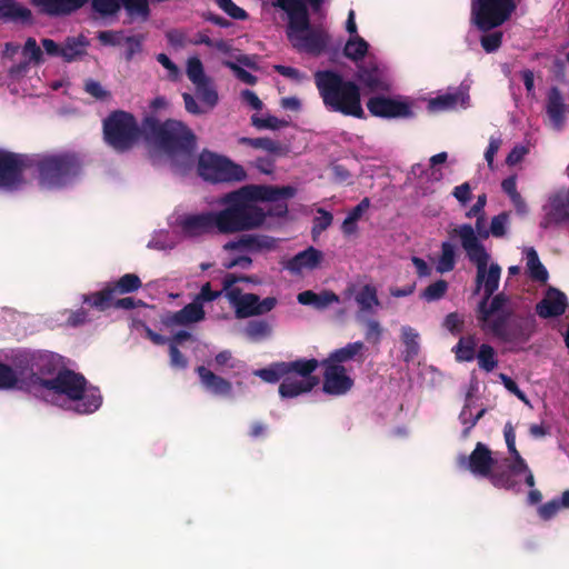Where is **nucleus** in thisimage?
<instances>
[{
  "label": "nucleus",
  "instance_id": "nucleus-64",
  "mask_svg": "<svg viewBox=\"0 0 569 569\" xmlns=\"http://www.w3.org/2000/svg\"><path fill=\"white\" fill-rule=\"evenodd\" d=\"M381 335L382 328L380 323L377 320H369L367 322V329L365 333L366 340L377 345L381 340Z\"/></svg>",
  "mask_w": 569,
  "mask_h": 569
},
{
  "label": "nucleus",
  "instance_id": "nucleus-39",
  "mask_svg": "<svg viewBox=\"0 0 569 569\" xmlns=\"http://www.w3.org/2000/svg\"><path fill=\"white\" fill-rule=\"evenodd\" d=\"M355 300L361 312L371 313L375 307L380 306L377 288L373 284H365L355 293Z\"/></svg>",
  "mask_w": 569,
  "mask_h": 569
},
{
  "label": "nucleus",
  "instance_id": "nucleus-56",
  "mask_svg": "<svg viewBox=\"0 0 569 569\" xmlns=\"http://www.w3.org/2000/svg\"><path fill=\"white\" fill-rule=\"evenodd\" d=\"M485 409H480L475 416L469 405H466L459 416L462 425L467 426L463 430V437H467L469 430L477 423V421L483 416Z\"/></svg>",
  "mask_w": 569,
  "mask_h": 569
},
{
  "label": "nucleus",
  "instance_id": "nucleus-8",
  "mask_svg": "<svg viewBox=\"0 0 569 569\" xmlns=\"http://www.w3.org/2000/svg\"><path fill=\"white\" fill-rule=\"evenodd\" d=\"M489 258L473 261L477 267L476 287L473 295L483 288V297L476 309L479 328L492 337H498V263L492 262L488 268Z\"/></svg>",
  "mask_w": 569,
  "mask_h": 569
},
{
  "label": "nucleus",
  "instance_id": "nucleus-43",
  "mask_svg": "<svg viewBox=\"0 0 569 569\" xmlns=\"http://www.w3.org/2000/svg\"><path fill=\"white\" fill-rule=\"evenodd\" d=\"M456 266V252L455 247L445 241L441 243V254L438 260L437 271L440 273H446L455 269Z\"/></svg>",
  "mask_w": 569,
  "mask_h": 569
},
{
  "label": "nucleus",
  "instance_id": "nucleus-52",
  "mask_svg": "<svg viewBox=\"0 0 569 569\" xmlns=\"http://www.w3.org/2000/svg\"><path fill=\"white\" fill-rule=\"evenodd\" d=\"M503 191L510 197V200L519 213L526 212V204L521 196L516 190V178L511 177L502 182Z\"/></svg>",
  "mask_w": 569,
  "mask_h": 569
},
{
  "label": "nucleus",
  "instance_id": "nucleus-6",
  "mask_svg": "<svg viewBox=\"0 0 569 569\" xmlns=\"http://www.w3.org/2000/svg\"><path fill=\"white\" fill-rule=\"evenodd\" d=\"M315 82L325 107L332 112L365 119L359 86L332 70L317 71Z\"/></svg>",
  "mask_w": 569,
  "mask_h": 569
},
{
  "label": "nucleus",
  "instance_id": "nucleus-50",
  "mask_svg": "<svg viewBox=\"0 0 569 569\" xmlns=\"http://www.w3.org/2000/svg\"><path fill=\"white\" fill-rule=\"evenodd\" d=\"M197 94L201 99V101L207 104L209 108L216 107L218 103L219 97L214 87L211 84V80L208 79L204 82L196 86Z\"/></svg>",
  "mask_w": 569,
  "mask_h": 569
},
{
  "label": "nucleus",
  "instance_id": "nucleus-57",
  "mask_svg": "<svg viewBox=\"0 0 569 569\" xmlns=\"http://www.w3.org/2000/svg\"><path fill=\"white\" fill-rule=\"evenodd\" d=\"M157 61L168 70V79L170 81H178L181 78V71L178 66L166 54L159 53L157 54Z\"/></svg>",
  "mask_w": 569,
  "mask_h": 569
},
{
  "label": "nucleus",
  "instance_id": "nucleus-10",
  "mask_svg": "<svg viewBox=\"0 0 569 569\" xmlns=\"http://www.w3.org/2000/svg\"><path fill=\"white\" fill-rule=\"evenodd\" d=\"M89 0H32V4L50 17L69 16L81 9ZM33 20L29 8L14 0H0V21L31 24Z\"/></svg>",
  "mask_w": 569,
  "mask_h": 569
},
{
  "label": "nucleus",
  "instance_id": "nucleus-32",
  "mask_svg": "<svg viewBox=\"0 0 569 569\" xmlns=\"http://www.w3.org/2000/svg\"><path fill=\"white\" fill-rule=\"evenodd\" d=\"M89 46L90 41L83 34L67 37L62 43L61 58L68 63L82 59L87 54Z\"/></svg>",
  "mask_w": 569,
  "mask_h": 569
},
{
  "label": "nucleus",
  "instance_id": "nucleus-62",
  "mask_svg": "<svg viewBox=\"0 0 569 569\" xmlns=\"http://www.w3.org/2000/svg\"><path fill=\"white\" fill-rule=\"evenodd\" d=\"M221 293L222 291L212 290L210 282H206L201 287L200 292L194 297L193 301H198L200 305L203 306V302L214 301L217 298L221 296Z\"/></svg>",
  "mask_w": 569,
  "mask_h": 569
},
{
  "label": "nucleus",
  "instance_id": "nucleus-34",
  "mask_svg": "<svg viewBox=\"0 0 569 569\" xmlns=\"http://www.w3.org/2000/svg\"><path fill=\"white\" fill-rule=\"evenodd\" d=\"M297 300L299 303L303 306H312L317 310H323L332 303L340 302L339 296L330 290H323L320 293L306 290L298 295Z\"/></svg>",
  "mask_w": 569,
  "mask_h": 569
},
{
  "label": "nucleus",
  "instance_id": "nucleus-63",
  "mask_svg": "<svg viewBox=\"0 0 569 569\" xmlns=\"http://www.w3.org/2000/svg\"><path fill=\"white\" fill-rule=\"evenodd\" d=\"M98 39L103 46L116 47L121 44L123 37L121 31L107 30L100 31L98 33Z\"/></svg>",
  "mask_w": 569,
  "mask_h": 569
},
{
  "label": "nucleus",
  "instance_id": "nucleus-54",
  "mask_svg": "<svg viewBox=\"0 0 569 569\" xmlns=\"http://www.w3.org/2000/svg\"><path fill=\"white\" fill-rule=\"evenodd\" d=\"M475 231L481 239H487L489 237V234H492L493 237H498V216H493L491 218L489 229H487V227H486L485 213L482 216H478V218L476 219Z\"/></svg>",
  "mask_w": 569,
  "mask_h": 569
},
{
  "label": "nucleus",
  "instance_id": "nucleus-25",
  "mask_svg": "<svg viewBox=\"0 0 569 569\" xmlns=\"http://www.w3.org/2000/svg\"><path fill=\"white\" fill-rule=\"evenodd\" d=\"M206 318L203 306L198 301H192L186 305L182 309L168 312L162 318V323L166 327L174 326H189L202 321Z\"/></svg>",
  "mask_w": 569,
  "mask_h": 569
},
{
  "label": "nucleus",
  "instance_id": "nucleus-16",
  "mask_svg": "<svg viewBox=\"0 0 569 569\" xmlns=\"http://www.w3.org/2000/svg\"><path fill=\"white\" fill-rule=\"evenodd\" d=\"M458 461L461 468L469 470L476 477L490 478L496 486V478L492 476L495 463L492 452L482 442L476 445L469 457L460 456Z\"/></svg>",
  "mask_w": 569,
  "mask_h": 569
},
{
  "label": "nucleus",
  "instance_id": "nucleus-49",
  "mask_svg": "<svg viewBox=\"0 0 569 569\" xmlns=\"http://www.w3.org/2000/svg\"><path fill=\"white\" fill-rule=\"evenodd\" d=\"M447 290H448V282L443 279H439V280L435 281L433 283L429 284L421 292L420 298L428 302L438 301L442 297H445V295L447 293Z\"/></svg>",
  "mask_w": 569,
  "mask_h": 569
},
{
  "label": "nucleus",
  "instance_id": "nucleus-27",
  "mask_svg": "<svg viewBox=\"0 0 569 569\" xmlns=\"http://www.w3.org/2000/svg\"><path fill=\"white\" fill-rule=\"evenodd\" d=\"M530 337L529 325L525 321L501 322L500 343H509V349L521 347Z\"/></svg>",
  "mask_w": 569,
  "mask_h": 569
},
{
  "label": "nucleus",
  "instance_id": "nucleus-44",
  "mask_svg": "<svg viewBox=\"0 0 569 569\" xmlns=\"http://www.w3.org/2000/svg\"><path fill=\"white\" fill-rule=\"evenodd\" d=\"M401 338L406 346L405 359L408 361L416 357L419 352V335L413 328L405 326L401 328Z\"/></svg>",
  "mask_w": 569,
  "mask_h": 569
},
{
  "label": "nucleus",
  "instance_id": "nucleus-13",
  "mask_svg": "<svg viewBox=\"0 0 569 569\" xmlns=\"http://www.w3.org/2000/svg\"><path fill=\"white\" fill-rule=\"evenodd\" d=\"M198 173L206 181L213 183L242 181L247 178L240 164L206 150L199 156Z\"/></svg>",
  "mask_w": 569,
  "mask_h": 569
},
{
  "label": "nucleus",
  "instance_id": "nucleus-42",
  "mask_svg": "<svg viewBox=\"0 0 569 569\" xmlns=\"http://www.w3.org/2000/svg\"><path fill=\"white\" fill-rule=\"evenodd\" d=\"M239 143L251 147L253 149H261L273 154H279L281 152L280 143L270 138L241 137L239 139Z\"/></svg>",
  "mask_w": 569,
  "mask_h": 569
},
{
  "label": "nucleus",
  "instance_id": "nucleus-12",
  "mask_svg": "<svg viewBox=\"0 0 569 569\" xmlns=\"http://www.w3.org/2000/svg\"><path fill=\"white\" fill-rule=\"evenodd\" d=\"M33 355L34 351L18 350L9 358V365L0 362L1 390L13 388L32 390Z\"/></svg>",
  "mask_w": 569,
  "mask_h": 569
},
{
  "label": "nucleus",
  "instance_id": "nucleus-18",
  "mask_svg": "<svg viewBox=\"0 0 569 569\" xmlns=\"http://www.w3.org/2000/svg\"><path fill=\"white\" fill-rule=\"evenodd\" d=\"M321 366L325 368L322 382V390L325 393L330 396H342L352 389L355 381L347 373L345 366H333L322 362Z\"/></svg>",
  "mask_w": 569,
  "mask_h": 569
},
{
  "label": "nucleus",
  "instance_id": "nucleus-24",
  "mask_svg": "<svg viewBox=\"0 0 569 569\" xmlns=\"http://www.w3.org/2000/svg\"><path fill=\"white\" fill-rule=\"evenodd\" d=\"M543 227L569 220V192L561 190L552 194L543 206Z\"/></svg>",
  "mask_w": 569,
  "mask_h": 569
},
{
  "label": "nucleus",
  "instance_id": "nucleus-59",
  "mask_svg": "<svg viewBox=\"0 0 569 569\" xmlns=\"http://www.w3.org/2000/svg\"><path fill=\"white\" fill-rule=\"evenodd\" d=\"M463 319L458 312H450L446 316L443 327L452 335H459L463 330Z\"/></svg>",
  "mask_w": 569,
  "mask_h": 569
},
{
  "label": "nucleus",
  "instance_id": "nucleus-7",
  "mask_svg": "<svg viewBox=\"0 0 569 569\" xmlns=\"http://www.w3.org/2000/svg\"><path fill=\"white\" fill-rule=\"evenodd\" d=\"M43 390L57 396H64L76 402L74 411L80 415H89L98 410L102 403L100 390L96 387H87L86 378L71 369L63 368L47 381H43Z\"/></svg>",
  "mask_w": 569,
  "mask_h": 569
},
{
  "label": "nucleus",
  "instance_id": "nucleus-61",
  "mask_svg": "<svg viewBox=\"0 0 569 569\" xmlns=\"http://www.w3.org/2000/svg\"><path fill=\"white\" fill-rule=\"evenodd\" d=\"M169 357L170 366L172 368L183 370L188 367V359L179 350V348L173 345H169Z\"/></svg>",
  "mask_w": 569,
  "mask_h": 569
},
{
  "label": "nucleus",
  "instance_id": "nucleus-20",
  "mask_svg": "<svg viewBox=\"0 0 569 569\" xmlns=\"http://www.w3.org/2000/svg\"><path fill=\"white\" fill-rule=\"evenodd\" d=\"M356 79L369 92H389L390 83L385 70L375 61L357 64Z\"/></svg>",
  "mask_w": 569,
  "mask_h": 569
},
{
  "label": "nucleus",
  "instance_id": "nucleus-45",
  "mask_svg": "<svg viewBox=\"0 0 569 569\" xmlns=\"http://www.w3.org/2000/svg\"><path fill=\"white\" fill-rule=\"evenodd\" d=\"M271 326L266 320H251L244 328L246 336L253 340L259 341L270 336Z\"/></svg>",
  "mask_w": 569,
  "mask_h": 569
},
{
  "label": "nucleus",
  "instance_id": "nucleus-29",
  "mask_svg": "<svg viewBox=\"0 0 569 569\" xmlns=\"http://www.w3.org/2000/svg\"><path fill=\"white\" fill-rule=\"evenodd\" d=\"M365 343L362 341L349 342L345 347L333 350L329 353L328 358L322 360V363L333 366H343L345 362L350 360L363 362Z\"/></svg>",
  "mask_w": 569,
  "mask_h": 569
},
{
  "label": "nucleus",
  "instance_id": "nucleus-38",
  "mask_svg": "<svg viewBox=\"0 0 569 569\" xmlns=\"http://www.w3.org/2000/svg\"><path fill=\"white\" fill-rule=\"evenodd\" d=\"M523 254L530 278L541 283L547 282L549 274L545 266L541 263L537 251L533 248H526Z\"/></svg>",
  "mask_w": 569,
  "mask_h": 569
},
{
  "label": "nucleus",
  "instance_id": "nucleus-31",
  "mask_svg": "<svg viewBox=\"0 0 569 569\" xmlns=\"http://www.w3.org/2000/svg\"><path fill=\"white\" fill-rule=\"evenodd\" d=\"M322 260V252L313 247L297 253L286 264V268L292 273H299L302 269H315Z\"/></svg>",
  "mask_w": 569,
  "mask_h": 569
},
{
  "label": "nucleus",
  "instance_id": "nucleus-5",
  "mask_svg": "<svg viewBox=\"0 0 569 569\" xmlns=\"http://www.w3.org/2000/svg\"><path fill=\"white\" fill-rule=\"evenodd\" d=\"M272 6L286 12V33L295 49L316 57L325 52L330 37L322 28L311 27L308 4L303 0H274Z\"/></svg>",
  "mask_w": 569,
  "mask_h": 569
},
{
  "label": "nucleus",
  "instance_id": "nucleus-47",
  "mask_svg": "<svg viewBox=\"0 0 569 569\" xmlns=\"http://www.w3.org/2000/svg\"><path fill=\"white\" fill-rule=\"evenodd\" d=\"M122 6V0H92V11L100 17L106 18L114 16L119 12Z\"/></svg>",
  "mask_w": 569,
  "mask_h": 569
},
{
  "label": "nucleus",
  "instance_id": "nucleus-48",
  "mask_svg": "<svg viewBox=\"0 0 569 569\" xmlns=\"http://www.w3.org/2000/svg\"><path fill=\"white\" fill-rule=\"evenodd\" d=\"M476 359L478 360L479 368L487 372L492 371L497 366V361L495 360V349L486 343L480 346Z\"/></svg>",
  "mask_w": 569,
  "mask_h": 569
},
{
  "label": "nucleus",
  "instance_id": "nucleus-2",
  "mask_svg": "<svg viewBox=\"0 0 569 569\" xmlns=\"http://www.w3.org/2000/svg\"><path fill=\"white\" fill-rule=\"evenodd\" d=\"M142 124L144 140L161 151L174 170L183 172L193 166L197 136L184 122L176 119L160 121L149 114L142 119Z\"/></svg>",
  "mask_w": 569,
  "mask_h": 569
},
{
  "label": "nucleus",
  "instance_id": "nucleus-33",
  "mask_svg": "<svg viewBox=\"0 0 569 569\" xmlns=\"http://www.w3.org/2000/svg\"><path fill=\"white\" fill-rule=\"evenodd\" d=\"M546 109L551 127L560 130L565 122L566 106L557 88L549 91Z\"/></svg>",
  "mask_w": 569,
  "mask_h": 569
},
{
  "label": "nucleus",
  "instance_id": "nucleus-46",
  "mask_svg": "<svg viewBox=\"0 0 569 569\" xmlns=\"http://www.w3.org/2000/svg\"><path fill=\"white\" fill-rule=\"evenodd\" d=\"M244 250L259 251L261 249H273L276 240L269 236L243 234Z\"/></svg>",
  "mask_w": 569,
  "mask_h": 569
},
{
  "label": "nucleus",
  "instance_id": "nucleus-41",
  "mask_svg": "<svg viewBox=\"0 0 569 569\" xmlns=\"http://www.w3.org/2000/svg\"><path fill=\"white\" fill-rule=\"evenodd\" d=\"M368 42L359 34H356L353 37H350L349 40L346 42L343 48V54L348 59L358 62L365 58V56L368 52Z\"/></svg>",
  "mask_w": 569,
  "mask_h": 569
},
{
  "label": "nucleus",
  "instance_id": "nucleus-15",
  "mask_svg": "<svg viewBox=\"0 0 569 569\" xmlns=\"http://www.w3.org/2000/svg\"><path fill=\"white\" fill-rule=\"evenodd\" d=\"M179 226L186 237L194 238L203 234L220 233L218 211H206L186 214L180 218Z\"/></svg>",
  "mask_w": 569,
  "mask_h": 569
},
{
  "label": "nucleus",
  "instance_id": "nucleus-4",
  "mask_svg": "<svg viewBox=\"0 0 569 569\" xmlns=\"http://www.w3.org/2000/svg\"><path fill=\"white\" fill-rule=\"evenodd\" d=\"M320 362L316 358L296 359L293 361L272 362L268 367L254 372L257 377L268 383L281 380L278 392L283 399H292L310 392L320 382L313 375Z\"/></svg>",
  "mask_w": 569,
  "mask_h": 569
},
{
  "label": "nucleus",
  "instance_id": "nucleus-36",
  "mask_svg": "<svg viewBox=\"0 0 569 569\" xmlns=\"http://www.w3.org/2000/svg\"><path fill=\"white\" fill-rule=\"evenodd\" d=\"M252 279L249 276H237L234 273H227L222 279V292H224L226 298L230 302V305L236 309L237 305L241 299H243V295L241 288L236 287L237 282H251Z\"/></svg>",
  "mask_w": 569,
  "mask_h": 569
},
{
  "label": "nucleus",
  "instance_id": "nucleus-37",
  "mask_svg": "<svg viewBox=\"0 0 569 569\" xmlns=\"http://www.w3.org/2000/svg\"><path fill=\"white\" fill-rule=\"evenodd\" d=\"M477 346L478 340L475 335L462 336L451 351L458 362H471L476 359Z\"/></svg>",
  "mask_w": 569,
  "mask_h": 569
},
{
  "label": "nucleus",
  "instance_id": "nucleus-28",
  "mask_svg": "<svg viewBox=\"0 0 569 569\" xmlns=\"http://www.w3.org/2000/svg\"><path fill=\"white\" fill-rule=\"evenodd\" d=\"M196 372L199 376L202 387L214 396L228 397L232 392V383L216 375L204 366H198Z\"/></svg>",
  "mask_w": 569,
  "mask_h": 569
},
{
  "label": "nucleus",
  "instance_id": "nucleus-53",
  "mask_svg": "<svg viewBox=\"0 0 569 569\" xmlns=\"http://www.w3.org/2000/svg\"><path fill=\"white\" fill-rule=\"evenodd\" d=\"M251 123L253 127L258 129H271L277 130L288 126V121L283 119H278L274 116H268L266 118H260L257 114L251 117Z\"/></svg>",
  "mask_w": 569,
  "mask_h": 569
},
{
  "label": "nucleus",
  "instance_id": "nucleus-17",
  "mask_svg": "<svg viewBox=\"0 0 569 569\" xmlns=\"http://www.w3.org/2000/svg\"><path fill=\"white\" fill-rule=\"evenodd\" d=\"M59 367L58 355L49 351H34L33 375H31L32 390L36 392L43 390V381L54 377L60 370Z\"/></svg>",
  "mask_w": 569,
  "mask_h": 569
},
{
  "label": "nucleus",
  "instance_id": "nucleus-23",
  "mask_svg": "<svg viewBox=\"0 0 569 569\" xmlns=\"http://www.w3.org/2000/svg\"><path fill=\"white\" fill-rule=\"evenodd\" d=\"M452 234L460 238L461 247L471 262L489 258L485 247L478 239L479 236L476 233L471 224L463 223L458 226L452 230Z\"/></svg>",
  "mask_w": 569,
  "mask_h": 569
},
{
  "label": "nucleus",
  "instance_id": "nucleus-1",
  "mask_svg": "<svg viewBox=\"0 0 569 569\" xmlns=\"http://www.w3.org/2000/svg\"><path fill=\"white\" fill-rule=\"evenodd\" d=\"M296 189L291 186L247 184L238 190L226 193L220 203L224 206L218 211L220 234H232L260 228L267 213L258 206V201H276L280 198H292Z\"/></svg>",
  "mask_w": 569,
  "mask_h": 569
},
{
  "label": "nucleus",
  "instance_id": "nucleus-35",
  "mask_svg": "<svg viewBox=\"0 0 569 569\" xmlns=\"http://www.w3.org/2000/svg\"><path fill=\"white\" fill-rule=\"evenodd\" d=\"M223 66L229 68L237 79H239L241 82L254 86L258 81V78L250 73L249 71L244 70L241 66L248 67V68H256V63L252 60L250 56L247 54H240L236 58V62L226 60L223 61Z\"/></svg>",
  "mask_w": 569,
  "mask_h": 569
},
{
  "label": "nucleus",
  "instance_id": "nucleus-51",
  "mask_svg": "<svg viewBox=\"0 0 569 569\" xmlns=\"http://www.w3.org/2000/svg\"><path fill=\"white\" fill-rule=\"evenodd\" d=\"M187 76L194 86L209 79L204 73L201 60L197 57L188 59Z\"/></svg>",
  "mask_w": 569,
  "mask_h": 569
},
{
  "label": "nucleus",
  "instance_id": "nucleus-3",
  "mask_svg": "<svg viewBox=\"0 0 569 569\" xmlns=\"http://www.w3.org/2000/svg\"><path fill=\"white\" fill-rule=\"evenodd\" d=\"M28 158L27 163L21 166L19 180L9 186H0L7 189H17L23 183V171L27 168L36 167L38 171V183L43 189H61L72 183L82 172L83 161L79 153L62 151L51 154L29 156L14 153Z\"/></svg>",
  "mask_w": 569,
  "mask_h": 569
},
{
  "label": "nucleus",
  "instance_id": "nucleus-21",
  "mask_svg": "<svg viewBox=\"0 0 569 569\" xmlns=\"http://www.w3.org/2000/svg\"><path fill=\"white\" fill-rule=\"evenodd\" d=\"M470 21L483 33L498 28V0H471Z\"/></svg>",
  "mask_w": 569,
  "mask_h": 569
},
{
  "label": "nucleus",
  "instance_id": "nucleus-40",
  "mask_svg": "<svg viewBox=\"0 0 569 569\" xmlns=\"http://www.w3.org/2000/svg\"><path fill=\"white\" fill-rule=\"evenodd\" d=\"M466 97L467 96L461 91L441 94L431 99L428 107L432 111L451 110L455 109L458 104L463 106Z\"/></svg>",
  "mask_w": 569,
  "mask_h": 569
},
{
  "label": "nucleus",
  "instance_id": "nucleus-55",
  "mask_svg": "<svg viewBox=\"0 0 569 569\" xmlns=\"http://www.w3.org/2000/svg\"><path fill=\"white\" fill-rule=\"evenodd\" d=\"M214 2L222 11L234 20H246L248 18L247 11L238 7L232 0H214Z\"/></svg>",
  "mask_w": 569,
  "mask_h": 569
},
{
  "label": "nucleus",
  "instance_id": "nucleus-26",
  "mask_svg": "<svg viewBox=\"0 0 569 569\" xmlns=\"http://www.w3.org/2000/svg\"><path fill=\"white\" fill-rule=\"evenodd\" d=\"M28 161L27 157L16 156L14 152L0 150V186H9L19 180L21 166Z\"/></svg>",
  "mask_w": 569,
  "mask_h": 569
},
{
  "label": "nucleus",
  "instance_id": "nucleus-60",
  "mask_svg": "<svg viewBox=\"0 0 569 569\" xmlns=\"http://www.w3.org/2000/svg\"><path fill=\"white\" fill-rule=\"evenodd\" d=\"M23 54L29 57L30 61L42 62V51L34 38H28L23 46Z\"/></svg>",
  "mask_w": 569,
  "mask_h": 569
},
{
  "label": "nucleus",
  "instance_id": "nucleus-19",
  "mask_svg": "<svg viewBox=\"0 0 569 569\" xmlns=\"http://www.w3.org/2000/svg\"><path fill=\"white\" fill-rule=\"evenodd\" d=\"M367 108L373 117L379 118H410V104L390 97L375 96L367 101Z\"/></svg>",
  "mask_w": 569,
  "mask_h": 569
},
{
  "label": "nucleus",
  "instance_id": "nucleus-58",
  "mask_svg": "<svg viewBox=\"0 0 569 569\" xmlns=\"http://www.w3.org/2000/svg\"><path fill=\"white\" fill-rule=\"evenodd\" d=\"M142 36H130L124 38V42L127 46L124 52V59L127 61H131L136 53H139L142 50Z\"/></svg>",
  "mask_w": 569,
  "mask_h": 569
},
{
  "label": "nucleus",
  "instance_id": "nucleus-14",
  "mask_svg": "<svg viewBox=\"0 0 569 569\" xmlns=\"http://www.w3.org/2000/svg\"><path fill=\"white\" fill-rule=\"evenodd\" d=\"M141 287L142 282L136 273H126L117 281L107 282L101 290L83 295L82 301L98 311H106L111 308L116 295L132 293Z\"/></svg>",
  "mask_w": 569,
  "mask_h": 569
},
{
  "label": "nucleus",
  "instance_id": "nucleus-11",
  "mask_svg": "<svg viewBox=\"0 0 569 569\" xmlns=\"http://www.w3.org/2000/svg\"><path fill=\"white\" fill-rule=\"evenodd\" d=\"M503 437L509 456L505 459L502 470H500V486L516 490H519L525 483L533 487V475L516 448V432L510 422L505 426Z\"/></svg>",
  "mask_w": 569,
  "mask_h": 569
},
{
  "label": "nucleus",
  "instance_id": "nucleus-9",
  "mask_svg": "<svg viewBox=\"0 0 569 569\" xmlns=\"http://www.w3.org/2000/svg\"><path fill=\"white\" fill-rule=\"evenodd\" d=\"M104 142L118 153L132 150L141 137L143 124L139 126L137 118L124 110H113L102 121Z\"/></svg>",
  "mask_w": 569,
  "mask_h": 569
},
{
  "label": "nucleus",
  "instance_id": "nucleus-22",
  "mask_svg": "<svg viewBox=\"0 0 569 569\" xmlns=\"http://www.w3.org/2000/svg\"><path fill=\"white\" fill-rule=\"evenodd\" d=\"M277 306L274 297L260 299L256 293H244L243 299L239 301L234 309L236 318L246 319L254 316H261L271 311Z\"/></svg>",
  "mask_w": 569,
  "mask_h": 569
},
{
  "label": "nucleus",
  "instance_id": "nucleus-30",
  "mask_svg": "<svg viewBox=\"0 0 569 569\" xmlns=\"http://www.w3.org/2000/svg\"><path fill=\"white\" fill-rule=\"evenodd\" d=\"M568 306L566 296L557 289H549L545 298L537 305L540 317L549 318L562 315Z\"/></svg>",
  "mask_w": 569,
  "mask_h": 569
}]
</instances>
